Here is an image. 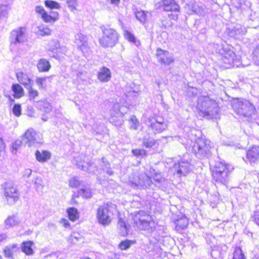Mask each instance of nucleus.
Here are the masks:
<instances>
[{
	"label": "nucleus",
	"instance_id": "obj_52",
	"mask_svg": "<svg viewBox=\"0 0 259 259\" xmlns=\"http://www.w3.org/2000/svg\"><path fill=\"white\" fill-rule=\"evenodd\" d=\"M133 154L136 156H146L147 154L146 151L144 149H136L132 150Z\"/></svg>",
	"mask_w": 259,
	"mask_h": 259
},
{
	"label": "nucleus",
	"instance_id": "obj_5",
	"mask_svg": "<svg viewBox=\"0 0 259 259\" xmlns=\"http://www.w3.org/2000/svg\"><path fill=\"white\" fill-rule=\"evenodd\" d=\"M100 29L102 36L99 40L100 45L103 48L113 47L118 41L119 34L116 31L108 26L101 25Z\"/></svg>",
	"mask_w": 259,
	"mask_h": 259
},
{
	"label": "nucleus",
	"instance_id": "obj_16",
	"mask_svg": "<svg viewBox=\"0 0 259 259\" xmlns=\"http://www.w3.org/2000/svg\"><path fill=\"white\" fill-rule=\"evenodd\" d=\"M75 43L78 48L85 55L88 53L89 48L88 43V38L82 33H77L75 36Z\"/></svg>",
	"mask_w": 259,
	"mask_h": 259
},
{
	"label": "nucleus",
	"instance_id": "obj_54",
	"mask_svg": "<svg viewBox=\"0 0 259 259\" xmlns=\"http://www.w3.org/2000/svg\"><path fill=\"white\" fill-rule=\"evenodd\" d=\"M188 8L191 10V14H199V7L196 4H190L188 5Z\"/></svg>",
	"mask_w": 259,
	"mask_h": 259
},
{
	"label": "nucleus",
	"instance_id": "obj_55",
	"mask_svg": "<svg viewBox=\"0 0 259 259\" xmlns=\"http://www.w3.org/2000/svg\"><path fill=\"white\" fill-rule=\"evenodd\" d=\"M67 4L68 8L71 11H73L76 9V6H77V2L76 0H68Z\"/></svg>",
	"mask_w": 259,
	"mask_h": 259
},
{
	"label": "nucleus",
	"instance_id": "obj_4",
	"mask_svg": "<svg viewBox=\"0 0 259 259\" xmlns=\"http://www.w3.org/2000/svg\"><path fill=\"white\" fill-rule=\"evenodd\" d=\"M133 221L136 226L139 229L152 232L155 229L156 223L152 220V217L143 211L135 212Z\"/></svg>",
	"mask_w": 259,
	"mask_h": 259
},
{
	"label": "nucleus",
	"instance_id": "obj_7",
	"mask_svg": "<svg viewBox=\"0 0 259 259\" xmlns=\"http://www.w3.org/2000/svg\"><path fill=\"white\" fill-rule=\"evenodd\" d=\"M4 199L9 205L14 204L19 199L20 193L14 183L7 181L1 185Z\"/></svg>",
	"mask_w": 259,
	"mask_h": 259
},
{
	"label": "nucleus",
	"instance_id": "obj_17",
	"mask_svg": "<svg viewBox=\"0 0 259 259\" xmlns=\"http://www.w3.org/2000/svg\"><path fill=\"white\" fill-rule=\"evenodd\" d=\"M156 56L158 62L164 65H169L174 62L172 55L167 51L158 49L156 51Z\"/></svg>",
	"mask_w": 259,
	"mask_h": 259
},
{
	"label": "nucleus",
	"instance_id": "obj_39",
	"mask_svg": "<svg viewBox=\"0 0 259 259\" xmlns=\"http://www.w3.org/2000/svg\"><path fill=\"white\" fill-rule=\"evenodd\" d=\"M148 12L144 11H137L135 13L136 18L142 23L146 22Z\"/></svg>",
	"mask_w": 259,
	"mask_h": 259
},
{
	"label": "nucleus",
	"instance_id": "obj_48",
	"mask_svg": "<svg viewBox=\"0 0 259 259\" xmlns=\"http://www.w3.org/2000/svg\"><path fill=\"white\" fill-rule=\"evenodd\" d=\"M41 18L45 22H54L58 19L57 17H52L48 15L47 12L42 16Z\"/></svg>",
	"mask_w": 259,
	"mask_h": 259
},
{
	"label": "nucleus",
	"instance_id": "obj_31",
	"mask_svg": "<svg viewBox=\"0 0 259 259\" xmlns=\"http://www.w3.org/2000/svg\"><path fill=\"white\" fill-rule=\"evenodd\" d=\"M12 90L14 92V97L16 98H20L24 95V90L19 84H13Z\"/></svg>",
	"mask_w": 259,
	"mask_h": 259
},
{
	"label": "nucleus",
	"instance_id": "obj_34",
	"mask_svg": "<svg viewBox=\"0 0 259 259\" xmlns=\"http://www.w3.org/2000/svg\"><path fill=\"white\" fill-rule=\"evenodd\" d=\"M229 259H246L245 256L240 247H236Z\"/></svg>",
	"mask_w": 259,
	"mask_h": 259
},
{
	"label": "nucleus",
	"instance_id": "obj_49",
	"mask_svg": "<svg viewBox=\"0 0 259 259\" xmlns=\"http://www.w3.org/2000/svg\"><path fill=\"white\" fill-rule=\"evenodd\" d=\"M253 60L256 64L259 65V45L256 46L253 52Z\"/></svg>",
	"mask_w": 259,
	"mask_h": 259
},
{
	"label": "nucleus",
	"instance_id": "obj_11",
	"mask_svg": "<svg viewBox=\"0 0 259 259\" xmlns=\"http://www.w3.org/2000/svg\"><path fill=\"white\" fill-rule=\"evenodd\" d=\"M209 141L198 139L192 146V152L198 158H203L209 153Z\"/></svg>",
	"mask_w": 259,
	"mask_h": 259
},
{
	"label": "nucleus",
	"instance_id": "obj_56",
	"mask_svg": "<svg viewBox=\"0 0 259 259\" xmlns=\"http://www.w3.org/2000/svg\"><path fill=\"white\" fill-rule=\"evenodd\" d=\"M124 37L125 39L132 42H135L136 38L134 35L130 31L126 30L124 32Z\"/></svg>",
	"mask_w": 259,
	"mask_h": 259
},
{
	"label": "nucleus",
	"instance_id": "obj_26",
	"mask_svg": "<svg viewBox=\"0 0 259 259\" xmlns=\"http://www.w3.org/2000/svg\"><path fill=\"white\" fill-rule=\"evenodd\" d=\"M37 68L39 72H47L50 70L51 65L50 62L46 59H40L38 61Z\"/></svg>",
	"mask_w": 259,
	"mask_h": 259
},
{
	"label": "nucleus",
	"instance_id": "obj_9",
	"mask_svg": "<svg viewBox=\"0 0 259 259\" xmlns=\"http://www.w3.org/2000/svg\"><path fill=\"white\" fill-rule=\"evenodd\" d=\"M128 110L126 106H120L118 103L114 104L110 111L109 121L116 126L121 125L124 122L122 117Z\"/></svg>",
	"mask_w": 259,
	"mask_h": 259
},
{
	"label": "nucleus",
	"instance_id": "obj_50",
	"mask_svg": "<svg viewBox=\"0 0 259 259\" xmlns=\"http://www.w3.org/2000/svg\"><path fill=\"white\" fill-rule=\"evenodd\" d=\"M6 145L2 137L0 136V157L4 158L6 155Z\"/></svg>",
	"mask_w": 259,
	"mask_h": 259
},
{
	"label": "nucleus",
	"instance_id": "obj_64",
	"mask_svg": "<svg viewBox=\"0 0 259 259\" xmlns=\"http://www.w3.org/2000/svg\"><path fill=\"white\" fill-rule=\"evenodd\" d=\"M61 223L63 224V226L65 228H67V227H69V226H70L69 221L65 219H62L61 221Z\"/></svg>",
	"mask_w": 259,
	"mask_h": 259
},
{
	"label": "nucleus",
	"instance_id": "obj_36",
	"mask_svg": "<svg viewBox=\"0 0 259 259\" xmlns=\"http://www.w3.org/2000/svg\"><path fill=\"white\" fill-rule=\"evenodd\" d=\"M11 8L9 5H2L0 6V21L8 17L9 12Z\"/></svg>",
	"mask_w": 259,
	"mask_h": 259
},
{
	"label": "nucleus",
	"instance_id": "obj_2",
	"mask_svg": "<svg viewBox=\"0 0 259 259\" xmlns=\"http://www.w3.org/2000/svg\"><path fill=\"white\" fill-rule=\"evenodd\" d=\"M213 163V161L209 162L213 181L218 184L226 186L229 181L230 174L233 170L234 167L232 165L222 161Z\"/></svg>",
	"mask_w": 259,
	"mask_h": 259
},
{
	"label": "nucleus",
	"instance_id": "obj_24",
	"mask_svg": "<svg viewBox=\"0 0 259 259\" xmlns=\"http://www.w3.org/2000/svg\"><path fill=\"white\" fill-rule=\"evenodd\" d=\"M35 106L39 110L47 113H50L52 110L51 105L46 101L37 102Z\"/></svg>",
	"mask_w": 259,
	"mask_h": 259
},
{
	"label": "nucleus",
	"instance_id": "obj_6",
	"mask_svg": "<svg viewBox=\"0 0 259 259\" xmlns=\"http://www.w3.org/2000/svg\"><path fill=\"white\" fill-rule=\"evenodd\" d=\"M232 106L237 114L244 117L251 116L255 111V107L252 103L242 98L234 99L232 103Z\"/></svg>",
	"mask_w": 259,
	"mask_h": 259
},
{
	"label": "nucleus",
	"instance_id": "obj_37",
	"mask_svg": "<svg viewBox=\"0 0 259 259\" xmlns=\"http://www.w3.org/2000/svg\"><path fill=\"white\" fill-rule=\"evenodd\" d=\"M245 32L246 31L244 28L237 25L232 29L230 34L232 37H236L237 35L244 34Z\"/></svg>",
	"mask_w": 259,
	"mask_h": 259
},
{
	"label": "nucleus",
	"instance_id": "obj_3",
	"mask_svg": "<svg viewBox=\"0 0 259 259\" xmlns=\"http://www.w3.org/2000/svg\"><path fill=\"white\" fill-rule=\"evenodd\" d=\"M150 172L151 176L144 174L134 177L131 180L132 186L138 188L146 189L152 184L151 178H152L156 183L155 185L160 188L165 181L164 178L160 173L156 172L153 168H150Z\"/></svg>",
	"mask_w": 259,
	"mask_h": 259
},
{
	"label": "nucleus",
	"instance_id": "obj_25",
	"mask_svg": "<svg viewBox=\"0 0 259 259\" xmlns=\"http://www.w3.org/2000/svg\"><path fill=\"white\" fill-rule=\"evenodd\" d=\"M119 234L123 236H125L128 234L130 225L126 223L123 219L119 218L117 224Z\"/></svg>",
	"mask_w": 259,
	"mask_h": 259
},
{
	"label": "nucleus",
	"instance_id": "obj_57",
	"mask_svg": "<svg viewBox=\"0 0 259 259\" xmlns=\"http://www.w3.org/2000/svg\"><path fill=\"white\" fill-rule=\"evenodd\" d=\"M80 184L79 181L77 180L75 178L71 179L69 181V186L72 188H76L78 187Z\"/></svg>",
	"mask_w": 259,
	"mask_h": 259
},
{
	"label": "nucleus",
	"instance_id": "obj_35",
	"mask_svg": "<svg viewBox=\"0 0 259 259\" xmlns=\"http://www.w3.org/2000/svg\"><path fill=\"white\" fill-rule=\"evenodd\" d=\"M157 141L152 138L144 137L143 140V145L147 148H152L157 145Z\"/></svg>",
	"mask_w": 259,
	"mask_h": 259
},
{
	"label": "nucleus",
	"instance_id": "obj_27",
	"mask_svg": "<svg viewBox=\"0 0 259 259\" xmlns=\"http://www.w3.org/2000/svg\"><path fill=\"white\" fill-rule=\"evenodd\" d=\"M33 242L31 241L23 242L21 244L22 251L27 255H31L34 253L32 246Z\"/></svg>",
	"mask_w": 259,
	"mask_h": 259
},
{
	"label": "nucleus",
	"instance_id": "obj_61",
	"mask_svg": "<svg viewBox=\"0 0 259 259\" xmlns=\"http://www.w3.org/2000/svg\"><path fill=\"white\" fill-rule=\"evenodd\" d=\"M27 115L30 117H33L34 115V109L31 106H28L27 107Z\"/></svg>",
	"mask_w": 259,
	"mask_h": 259
},
{
	"label": "nucleus",
	"instance_id": "obj_40",
	"mask_svg": "<svg viewBox=\"0 0 259 259\" xmlns=\"http://www.w3.org/2000/svg\"><path fill=\"white\" fill-rule=\"evenodd\" d=\"M70 242L73 244H76L78 242L83 241L82 236L78 232H73L69 237Z\"/></svg>",
	"mask_w": 259,
	"mask_h": 259
},
{
	"label": "nucleus",
	"instance_id": "obj_38",
	"mask_svg": "<svg viewBox=\"0 0 259 259\" xmlns=\"http://www.w3.org/2000/svg\"><path fill=\"white\" fill-rule=\"evenodd\" d=\"M188 224V220L186 217L177 221L176 225V228L177 230H183L185 229Z\"/></svg>",
	"mask_w": 259,
	"mask_h": 259
},
{
	"label": "nucleus",
	"instance_id": "obj_63",
	"mask_svg": "<svg viewBox=\"0 0 259 259\" xmlns=\"http://www.w3.org/2000/svg\"><path fill=\"white\" fill-rule=\"evenodd\" d=\"M138 93H136L135 91H134L133 90L132 91H131L130 90L129 92H127V93L125 94H126V97L127 98H129L131 97H133V96L135 97V96H136V95Z\"/></svg>",
	"mask_w": 259,
	"mask_h": 259
},
{
	"label": "nucleus",
	"instance_id": "obj_18",
	"mask_svg": "<svg viewBox=\"0 0 259 259\" xmlns=\"http://www.w3.org/2000/svg\"><path fill=\"white\" fill-rule=\"evenodd\" d=\"M160 6L163 7L165 11H171L175 13L179 12V6L174 0H162L159 3Z\"/></svg>",
	"mask_w": 259,
	"mask_h": 259
},
{
	"label": "nucleus",
	"instance_id": "obj_29",
	"mask_svg": "<svg viewBox=\"0 0 259 259\" xmlns=\"http://www.w3.org/2000/svg\"><path fill=\"white\" fill-rule=\"evenodd\" d=\"M69 220L74 222L79 219V214L78 210L74 207H70L67 209Z\"/></svg>",
	"mask_w": 259,
	"mask_h": 259
},
{
	"label": "nucleus",
	"instance_id": "obj_45",
	"mask_svg": "<svg viewBox=\"0 0 259 259\" xmlns=\"http://www.w3.org/2000/svg\"><path fill=\"white\" fill-rule=\"evenodd\" d=\"M35 187L37 191H41L44 188L43 181L40 177H36L34 181Z\"/></svg>",
	"mask_w": 259,
	"mask_h": 259
},
{
	"label": "nucleus",
	"instance_id": "obj_42",
	"mask_svg": "<svg viewBox=\"0 0 259 259\" xmlns=\"http://www.w3.org/2000/svg\"><path fill=\"white\" fill-rule=\"evenodd\" d=\"M131 129L137 130L139 126V122L135 115H132L129 120Z\"/></svg>",
	"mask_w": 259,
	"mask_h": 259
},
{
	"label": "nucleus",
	"instance_id": "obj_22",
	"mask_svg": "<svg viewBox=\"0 0 259 259\" xmlns=\"http://www.w3.org/2000/svg\"><path fill=\"white\" fill-rule=\"evenodd\" d=\"M35 155L37 161L40 163L48 161L52 156L51 152L47 150H42L40 152L37 150L35 151Z\"/></svg>",
	"mask_w": 259,
	"mask_h": 259
},
{
	"label": "nucleus",
	"instance_id": "obj_33",
	"mask_svg": "<svg viewBox=\"0 0 259 259\" xmlns=\"http://www.w3.org/2000/svg\"><path fill=\"white\" fill-rule=\"evenodd\" d=\"M75 161L76 165L78 168L84 171H88L89 172H92V170H91L90 168V167L91 166V165L90 163L85 162V161H79L78 157L76 158Z\"/></svg>",
	"mask_w": 259,
	"mask_h": 259
},
{
	"label": "nucleus",
	"instance_id": "obj_23",
	"mask_svg": "<svg viewBox=\"0 0 259 259\" xmlns=\"http://www.w3.org/2000/svg\"><path fill=\"white\" fill-rule=\"evenodd\" d=\"M17 77L19 82L23 84L25 89L30 88V86H32L33 81L28 77L27 74L19 72L17 74Z\"/></svg>",
	"mask_w": 259,
	"mask_h": 259
},
{
	"label": "nucleus",
	"instance_id": "obj_47",
	"mask_svg": "<svg viewBox=\"0 0 259 259\" xmlns=\"http://www.w3.org/2000/svg\"><path fill=\"white\" fill-rule=\"evenodd\" d=\"M28 90L29 98L31 101H33L36 97L38 95V92L37 90L33 89L32 86L30 88H27Z\"/></svg>",
	"mask_w": 259,
	"mask_h": 259
},
{
	"label": "nucleus",
	"instance_id": "obj_1",
	"mask_svg": "<svg viewBox=\"0 0 259 259\" xmlns=\"http://www.w3.org/2000/svg\"><path fill=\"white\" fill-rule=\"evenodd\" d=\"M199 114L207 119L217 118L220 114L218 103L207 95L199 96L196 106Z\"/></svg>",
	"mask_w": 259,
	"mask_h": 259
},
{
	"label": "nucleus",
	"instance_id": "obj_12",
	"mask_svg": "<svg viewBox=\"0 0 259 259\" xmlns=\"http://www.w3.org/2000/svg\"><path fill=\"white\" fill-rule=\"evenodd\" d=\"M10 40L11 44H20L27 40L26 28L20 27L12 30L10 33Z\"/></svg>",
	"mask_w": 259,
	"mask_h": 259
},
{
	"label": "nucleus",
	"instance_id": "obj_58",
	"mask_svg": "<svg viewBox=\"0 0 259 259\" xmlns=\"http://www.w3.org/2000/svg\"><path fill=\"white\" fill-rule=\"evenodd\" d=\"M47 77H37L36 79V83L38 85L39 88H44L45 85L44 84L46 81Z\"/></svg>",
	"mask_w": 259,
	"mask_h": 259
},
{
	"label": "nucleus",
	"instance_id": "obj_59",
	"mask_svg": "<svg viewBox=\"0 0 259 259\" xmlns=\"http://www.w3.org/2000/svg\"><path fill=\"white\" fill-rule=\"evenodd\" d=\"M253 220L255 223L259 226V209L254 212Z\"/></svg>",
	"mask_w": 259,
	"mask_h": 259
},
{
	"label": "nucleus",
	"instance_id": "obj_13",
	"mask_svg": "<svg viewBox=\"0 0 259 259\" xmlns=\"http://www.w3.org/2000/svg\"><path fill=\"white\" fill-rule=\"evenodd\" d=\"M22 141L28 146H38L42 144L39 135L33 129L28 130L22 137Z\"/></svg>",
	"mask_w": 259,
	"mask_h": 259
},
{
	"label": "nucleus",
	"instance_id": "obj_28",
	"mask_svg": "<svg viewBox=\"0 0 259 259\" xmlns=\"http://www.w3.org/2000/svg\"><path fill=\"white\" fill-rule=\"evenodd\" d=\"M228 247L225 245L222 244L220 246L217 247V249H214L211 252V255L213 257L217 258L218 256L221 257L227 251Z\"/></svg>",
	"mask_w": 259,
	"mask_h": 259
},
{
	"label": "nucleus",
	"instance_id": "obj_46",
	"mask_svg": "<svg viewBox=\"0 0 259 259\" xmlns=\"http://www.w3.org/2000/svg\"><path fill=\"white\" fill-rule=\"evenodd\" d=\"M22 144V141L20 140H16L12 145V152L16 154L17 150L19 149Z\"/></svg>",
	"mask_w": 259,
	"mask_h": 259
},
{
	"label": "nucleus",
	"instance_id": "obj_32",
	"mask_svg": "<svg viewBox=\"0 0 259 259\" xmlns=\"http://www.w3.org/2000/svg\"><path fill=\"white\" fill-rule=\"evenodd\" d=\"M19 222V219L17 216L13 215L12 216L9 217L5 220V226L6 228H8L11 227H14L17 225Z\"/></svg>",
	"mask_w": 259,
	"mask_h": 259
},
{
	"label": "nucleus",
	"instance_id": "obj_20",
	"mask_svg": "<svg viewBox=\"0 0 259 259\" xmlns=\"http://www.w3.org/2000/svg\"><path fill=\"white\" fill-rule=\"evenodd\" d=\"M5 257L7 259H15V254L20 251L19 247L17 244H10L4 249Z\"/></svg>",
	"mask_w": 259,
	"mask_h": 259
},
{
	"label": "nucleus",
	"instance_id": "obj_44",
	"mask_svg": "<svg viewBox=\"0 0 259 259\" xmlns=\"http://www.w3.org/2000/svg\"><path fill=\"white\" fill-rule=\"evenodd\" d=\"M78 195L84 198H89L91 197V191L89 188H82L79 190Z\"/></svg>",
	"mask_w": 259,
	"mask_h": 259
},
{
	"label": "nucleus",
	"instance_id": "obj_19",
	"mask_svg": "<svg viewBox=\"0 0 259 259\" xmlns=\"http://www.w3.org/2000/svg\"><path fill=\"white\" fill-rule=\"evenodd\" d=\"M97 78L102 82H108L111 78L110 70L105 66L100 68L97 72Z\"/></svg>",
	"mask_w": 259,
	"mask_h": 259
},
{
	"label": "nucleus",
	"instance_id": "obj_43",
	"mask_svg": "<svg viewBox=\"0 0 259 259\" xmlns=\"http://www.w3.org/2000/svg\"><path fill=\"white\" fill-rule=\"evenodd\" d=\"M45 5L46 7L51 9H59L60 8L58 3L51 0H46L45 1Z\"/></svg>",
	"mask_w": 259,
	"mask_h": 259
},
{
	"label": "nucleus",
	"instance_id": "obj_15",
	"mask_svg": "<svg viewBox=\"0 0 259 259\" xmlns=\"http://www.w3.org/2000/svg\"><path fill=\"white\" fill-rule=\"evenodd\" d=\"M148 125L155 134L160 133L167 128L166 122L162 118L160 117L149 118Z\"/></svg>",
	"mask_w": 259,
	"mask_h": 259
},
{
	"label": "nucleus",
	"instance_id": "obj_51",
	"mask_svg": "<svg viewBox=\"0 0 259 259\" xmlns=\"http://www.w3.org/2000/svg\"><path fill=\"white\" fill-rule=\"evenodd\" d=\"M13 113L17 117L21 115V107L20 104H15L12 109Z\"/></svg>",
	"mask_w": 259,
	"mask_h": 259
},
{
	"label": "nucleus",
	"instance_id": "obj_60",
	"mask_svg": "<svg viewBox=\"0 0 259 259\" xmlns=\"http://www.w3.org/2000/svg\"><path fill=\"white\" fill-rule=\"evenodd\" d=\"M35 11L37 13L40 14L41 15V17L42 15H44L45 13H46V11L44 9V8L41 6H36L35 7Z\"/></svg>",
	"mask_w": 259,
	"mask_h": 259
},
{
	"label": "nucleus",
	"instance_id": "obj_41",
	"mask_svg": "<svg viewBox=\"0 0 259 259\" xmlns=\"http://www.w3.org/2000/svg\"><path fill=\"white\" fill-rule=\"evenodd\" d=\"M103 170L106 171V172L109 176H111L113 174V171L110 167V164L109 162L106 161L104 158H102V164Z\"/></svg>",
	"mask_w": 259,
	"mask_h": 259
},
{
	"label": "nucleus",
	"instance_id": "obj_53",
	"mask_svg": "<svg viewBox=\"0 0 259 259\" xmlns=\"http://www.w3.org/2000/svg\"><path fill=\"white\" fill-rule=\"evenodd\" d=\"M132 241L126 240L123 241H121L119 245V248L121 250H126L128 249L131 245Z\"/></svg>",
	"mask_w": 259,
	"mask_h": 259
},
{
	"label": "nucleus",
	"instance_id": "obj_21",
	"mask_svg": "<svg viewBox=\"0 0 259 259\" xmlns=\"http://www.w3.org/2000/svg\"><path fill=\"white\" fill-rule=\"evenodd\" d=\"M246 158L251 164L259 159V146H253L246 153Z\"/></svg>",
	"mask_w": 259,
	"mask_h": 259
},
{
	"label": "nucleus",
	"instance_id": "obj_62",
	"mask_svg": "<svg viewBox=\"0 0 259 259\" xmlns=\"http://www.w3.org/2000/svg\"><path fill=\"white\" fill-rule=\"evenodd\" d=\"M31 173H32L31 169H29V168L25 169L24 171L23 176L25 178H28L30 177V176L31 175Z\"/></svg>",
	"mask_w": 259,
	"mask_h": 259
},
{
	"label": "nucleus",
	"instance_id": "obj_14",
	"mask_svg": "<svg viewBox=\"0 0 259 259\" xmlns=\"http://www.w3.org/2000/svg\"><path fill=\"white\" fill-rule=\"evenodd\" d=\"M222 60L225 64L228 65L226 66L227 68L238 67L240 65L239 59L236 58L234 52L230 49H224L222 53Z\"/></svg>",
	"mask_w": 259,
	"mask_h": 259
},
{
	"label": "nucleus",
	"instance_id": "obj_10",
	"mask_svg": "<svg viewBox=\"0 0 259 259\" xmlns=\"http://www.w3.org/2000/svg\"><path fill=\"white\" fill-rule=\"evenodd\" d=\"M111 204L104 203L100 205L98 209L97 218L100 224L103 225H107L111 222L113 215Z\"/></svg>",
	"mask_w": 259,
	"mask_h": 259
},
{
	"label": "nucleus",
	"instance_id": "obj_30",
	"mask_svg": "<svg viewBox=\"0 0 259 259\" xmlns=\"http://www.w3.org/2000/svg\"><path fill=\"white\" fill-rule=\"evenodd\" d=\"M51 30L46 25H41L37 27L35 33L37 35L45 36L51 34Z\"/></svg>",
	"mask_w": 259,
	"mask_h": 259
},
{
	"label": "nucleus",
	"instance_id": "obj_8",
	"mask_svg": "<svg viewBox=\"0 0 259 259\" xmlns=\"http://www.w3.org/2000/svg\"><path fill=\"white\" fill-rule=\"evenodd\" d=\"M191 161V158L188 153L176 159L174 168L179 177L185 176L190 171L192 168Z\"/></svg>",
	"mask_w": 259,
	"mask_h": 259
}]
</instances>
